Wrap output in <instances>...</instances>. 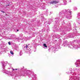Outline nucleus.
Listing matches in <instances>:
<instances>
[{"label":"nucleus","mask_w":80,"mask_h":80,"mask_svg":"<svg viewBox=\"0 0 80 80\" xmlns=\"http://www.w3.org/2000/svg\"><path fill=\"white\" fill-rule=\"evenodd\" d=\"M58 3V1L56 0L53 1H52L50 2V3H52V4H53V3L56 4L57 3Z\"/></svg>","instance_id":"nucleus-1"},{"label":"nucleus","mask_w":80,"mask_h":80,"mask_svg":"<svg viewBox=\"0 0 80 80\" xmlns=\"http://www.w3.org/2000/svg\"><path fill=\"white\" fill-rule=\"evenodd\" d=\"M43 45L44 47H47V45H46V44L44 43Z\"/></svg>","instance_id":"nucleus-2"},{"label":"nucleus","mask_w":80,"mask_h":80,"mask_svg":"<svg viewBox=\"0 0 80 80\" xmlns=\"http://www.w3.org/2000/svg\"><path fill=\"white\" fill-rule=\"evenodd\" d=\"M10 53L11 54H12V55H13V52L12 51H10Z\"/></svg>","instance_id":"nucleus-3"},{"label":"nucleus","mask_w":80,"mask_h":80,"mask_svg":"<svg viewBox=\"0 0 80 80\" xmlns=\"http://www.w3.org/2000/svg\"><path fill=\"white\" fill-rule=\"evenodd\" d=\"M26 48H28V45L27 44H26Z\"/></svg>","instance_id":"nucleus-4"},{"label":"nucleus","mask_w":80,"mask_h":80,"mask_svg":"<svg viewBox=\"0 0 80 80\" xmlns=\"http://www.w3.org/2000/svg\"><path fill=\"white\" fill-rule=\"evenodd\" d=\"M8 44H9V45H11V43H10V42H8Z\"/></svg>","instance_id":"nucleus-5"},{"label":"nucleus","mask_w":80,"mask_h":80,"mask_svg":"<svg viewBox=\"0 0 80 80\" xmlns=\"http://www.w3.org/2000/svg\"><path fill=\"white\" fill-rule=\"evenodd\" d=\"M1 12H2V13H5V12L3 11H1Z\"/></svg>","instance_id":"nucleus-6"},{"label":"nucleus","mask_w":80,"mask_h":80,"mask_svg":"<svg viewBox=\"0 0 80 80\" xmlns=\"http://www.w3.org/2000/svg\"><path fill=\"white\" fill-rule=\"evenodd\" d=\"M17 31L18 32V31H19L18 30H17Z\"/></svg>","instance_id":"nucleus-7"},{"label":"nucleus","mask_w":80,"mask_h":80,"mask_svg":"<svg viewBox=\"0 0 80 80\" xmlns=\"http://www.w3.org/2000/svg\"><path fill=\"white\" fill-rule=\"evenodd\" d=\"M6 6H9V5H6Z\"/></svg>","instance_id":"nucleus-8"},{"label":"nucleus","mask_w":80,"mask_h":80,"mask_svg":"<svg viewBox=\"0 0 80 80\" xmlns=\"http://www.w3.org/2000/svg\"><path fill=\"white\" fill-rule=\"evenodd\" d=\"M16 70H18V69H16Z\"/></svg>","instance_id":"nucleus-9"},{"label":"nucleus","mask_w":80,"mask_h":80,"mask_svg":"<svg viewBox=\"0 0 80 80\" xmlns=\"http://www.w3.org/2000/svg\"><path fill=\"white\" fill-rule=\"evenodd\" d=\"M12 70H13H13H14V69H13Z\"/></svg>","instance_id":"nucleus-10"},{"label":"nucleus","mask_w":80,"mask_h":80,"mask_svg":"<svg viewBox=\"0 0 80 80\" xmlns=\"http://www.w3.org/2000/svg\"><path fill=\"white\" fill-rule=\"evenodd\" d=\"M5 15H7V14H5Z\"/></svg>","instance_id":"nucleus-11"},{"label":"nucleus","mask_w":80,"mask_h":80,"mask_svg":"<svg viewBox=\"0 0 80 80\" xmlns=\"http://www.w3.org/2000/svg\"><path fill=\"white\" fill-rule=\"evenodd\" d=\"M14 70H16V69H15Z\"/></svg>","instance_id":"nucleus-12"}]
</instances>
